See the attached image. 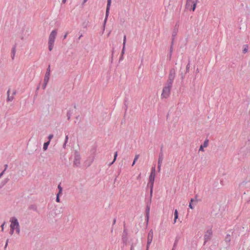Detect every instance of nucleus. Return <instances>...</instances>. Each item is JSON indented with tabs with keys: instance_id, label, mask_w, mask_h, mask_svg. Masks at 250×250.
Listing matches in <instances>:
<instances>
[{
	"instance_id": "obj_1",
	"label": "nucleus",
	"mask_w": 250,
	"mask_h": 250,
	"mask_svg": "<svg viewBox=\"0 0 250 250\" xmlns=\"http://www.w3.org/2000/svg\"><path fill=\"white\" fill-rule=\"evenodd\" d=\"M64 164L66 166H69L73 163V166L74 167H80L82 162L81 157H68V161L66 158L64 159Z\"/></svg>"
},
{
	"instance_id": "obj_2",
	"label": "nucleus",
	"mask_w": 250,
	"mask_h": 250,
	"mask_svg": "<svg viewBox=\"0 0 250 250\" xmlns=\"http://www.w3.org/2000/svg\"><path fill=\"white\" fill-rule=\"evenodd\" d=\"M57 34V32L56 30H54L52 31L51 32L49 39H48V49L49 51H52L53 46H54V43L55 42V40Z\"/></svg>"
},
{
	"instance_id": "obj_3",
	"label": "nucleus",
	"mask_w": 250,
	"mask_h": 250,
	"mask_svg": "<svg viewBox=\"0 0 250 250\" xmlns=\"http://www.w3.org/2000/svg\"><path fill=\"white\" fill-rule=\"evenodd\" d=\"M155 165L153 167H152L151 169L150 174L149 177V182L148 183V186L150 187V194H151L152 193V189L153 187V184L155 179Z\"/></svg>"
},
{
	"instance_id": "obj_4",
	"label": "nucleus",
	"mask_w": 250,
	"mask_h": 250,
	"mask_svg": "<svg viewBox=\"0 0 250 250\" xmlns=\"http://www.w3.org/2000/svg\"><path fill=\"white\" fill-rule=\"evenodd\" d=\"M10 226L13 228V229L16 230V233L20 234V227L18 219L15 217H12L10 218Z\"/></svg>"
},
{
	"instance_id": "obj_5",
	"label": "nucleus",
	"mask_w": 250,
	"mask_h": 250,
	"mask_svg": "<svg viewBox=\"0 0 250 250\" xmlns=\"http://www.w3.org/2000/svg\"><path fill=\"white\" fill-rule=\"evenodd\" d=\"M171 89V85H168L164 87L162 93L161 94V98L162 99H167V98L170 94Z\"/></svg>"
},
{
	"instance_id": "obj_6",
	"label": "nucleus",
	"mask_w": 250,
	"mask_h": 250,
	"mask_svg": "<svg viewBox=\"0 0 250 250\" xmlns=\"http://www.w3.org/2000/svg\"><path fill=\"white\" fill-rule=\"evenodd\" d=\"M212 236V231L211 229H208L206 232L204 236V245H205L206 243L210 240Z\"/></svg>"
},
{
	"instance_id": "obj_7",
	"label": "nucleus",
	"mask_w": 250,
	"mask_h": 250,
	"mask_svg": "<svg viewBox=\"0 0 250 250\" xmlns=\"http://www.w3.org/2000/svg\"><path fill=\"white\" fill-rule=\"evenodd\" d=\"M127 235H128L127 230L125 227V224L124 223V231H123V233L122 239V242H123V244H125V245H126L127 243V241H128Z\"/></svg>"
},
{
	"instance_id": "obj_8",
	"label": "nucleus",
	"mask_w": 250,
	"mask_h": 250,
	"mask_svg": "<svg viewBox=\"0 0 250 250\" xmlns=\"http://www.w3.org/2000/svg\"><path fill=\"white\" fill-rule=\"evenodd\" d=\"M153 239V231L152 229L150 230L148 236H147V249L149 248L150 244L151 243Z\"/></svg>"
},
{
	"instance_id": "obj_9",
	"label": "nucleus",
	"mask_w": 250,
	"mask_h": 250,
	"mask_svg": "<svg viewBox=\"0 0 250 250\" xmlns=\"http://www.w3.org/2000/svg\"><path fill=\"white\" fill-rule=\"evenodd\" d=\"M50 66H49L48 68H47V70L46 72V74H45V75L44 77V81L45 83L44 88L45 87L47 82H48L49 76H50Z\"/></svg>"
},
{
	"instance_id": "obj_10",
	"label": "nucleus",
	"mask_w": 250,
	"mask_h": 250,
	"mask_svg": "<svg viewBox=\"0 0 250 250\" xmlns=\"http://www.w3.org/2000/svg\"><path fill=\"white\" fill-rule=\"evenodd\" d=\"M111 0H107V7H106V15H105V18L104 19V22H106L107 17L108 16L109 8L111 5Z\"/></svg>"
},
{
	"instance_id": "obj_11",
	"label": "nucleus",
	"mask_w": 250,
	"mask_h": 250,
	"mask_svg": "<svg viewBox=\"0 0 250 250\" xmlns=\"http://www.w3.org/2000/svg\"><path fill=\"white\" fill-rule=\"evenodd\" d=\"M86 158H87V157H86ZM83 166L87 167L91 165V164L93 161V160L91 159H87L86 160H83Z\"/></svg>"
},
{
	"instance_id": "obj_12",
	"label": "nucleus",
	"mask_w": 250,
	"mask_h": 250,
	"mask_svg": "<svg viewBox=\"0 0 250 250\" xmlns=\"http://www.w3.org/2000/svg\"><path fill=\"white\" fill-rule=\"evenodd\" d=\"M175 71L174 69L171 70L169 74L168 78L171 81H173L174 79Z\"/></svg>"
},
{
	"instance_id": "obj_13",
	"label": "nucleus",
	"mask_w": 250,
	"mask_h": 250,
	"mask_svg": "<svg viewBox=\"0 0 250 250\" xmlns=\"http://www.w3.org/2000/svg\"><path fill=\"white\" fill-rule=\"evenodd\" d=\"M149 211H150V205L147 204L146 207V215L147 221H148V219H149Z\"/></svg>"
},
{
	"instance_id": "obj_14",
	"label": "nucleus",
	"mask_w": 250,
	"mask_h": 250,
	"mask_svg": "<svg viewBox=\"0 0 250 250\" xmlns=\"http://www.w3.org/2000/svg\"><path fill=\"white\" fill-rule=\"evenodd\" d=\"M9 92H10V90H9L7 91V95H7V101L8 102H11V101H12L14 99V95H15V94H16V91H14L13 92V96H10L9 95Z\"/></svg>"
},
{
	"instance_id": "obj_15",
	"label": "nucleus",
	"mask_w": 250,
	"mask_h": 250,
	"mask_svg": "<svg viewBox=\"0 0 250 250\" xmlns=\"http://www.w3.org/2000/svg\"><path fill=\"white\" fill-rule=\"evenodd\" d=\"M179 237H176V238H175L174 243L172 250H175L176 249L178 241H179Z\"/></svg>"
},
{
	"instance_id": "obj_16",
	"label": "nucleus",
	"mask_w": 250,
	"mask_h": 250,
	"mask_svg": "<svg viewBox=\"0 0 250 250\" xmlns=\"http://www.w3.org/2000/svg\"><path fill=\"white\" fill-rule=\"evenodd\" d=\"M174 223H175L176 222L177 219L178 218V211L177 209H175L174 210Z\"/></svg>"
},
{
	"instance_id": "obj_17",
	"label": "nucleus",
	"mask_w": 250,
	"mask_h": 250,
	"mask_svg": "<svg viewBox=\"0 0 250 250\" xmlns=\"http://www.w3.org/2000/svg\"><path fill=\"white\" fill-rule=\"evenodd\" d=\"M28 208L30 210H33L34 211H37V206L35 205H31Z\"/></svg>"
},
{
	"instance_id": "obj_18",
	"label": "nucleus",
	"mask_w": 250,
	"mask_h": 250,
	"mask_svg": "<svg viewBox=\"0 0 250 250\" xmlns=\"http://www.w3.org/2000/svg\"><path fill=\"white\" fill-rule=\"evenodd\" d=\"M58 188L59 189V191H58V193L59 194H62V188L61 186V183H60L59 184V185L58 186Z\"/></svg>"
},
{
	"instance_id": "obj_19",
	"label": "nucleus",
	"mask_w": 250,
	"mask_h": 250,
	"mask_svg": "<svg viewBox=\"0 0 250 250\" xmlns=\"http://www.w3.org/2000/svg\"><path fill=\"white\" fill-rule=\"evenodd\" d=\"M225 240L226 242H229L231 241L230 235L227 234L225 237Z\"/></svg>"
},
{
	"instance_id": "obj_20",
	"label": "nucleus",
	"mask_w": 250,
	"mask_h": 250,
	"mask_svg": "<svg viewBox=\"0 0 250 250\" xmlns=\"http://www.w3.org/2000/svg\"><path fill=\"white\" fill-rule=\"evenodd\" d=\"M208 140H206L203 144L202 145L204 147H207L208 146Z\"/></svg>"
},
{
	"instance_id": "obj_21",
	"label": "nucleus",
	"mask_w": 250,
	"mask_h": 250,
	"mask_svg": "<svg viewBox=\"0 0 250 250\" xmlns=\"http://www.w3.org/2000/svg\"><path fill=\"white\" fill-rule=\"evenodd\" d=\"M49 143H50V142H49V141H48L47 142H46V143H45L43 144V149H44V150H46V149H47V147H48V145H49Z\"/></svg>"
},
{
	"instance_id": "obj_22",
	"label": "nucleus",
	"mask_w": 250,
	"mask_h": 250,
	"mask_svg": "<svg viewBox=\"0 0 250 250\" xmlns=\"http://www.w3.org/2000/svg\"><path fill=\"white\" fill-rule=\"evenodd\" d=\"M248 46L247 45H245L244 46V49L243 50V52L244 53H246L248 52Z\"/></svg>"
},
{
	"instance_id": "obj_23",
	"label": "nucleus",
	"mask_w": 250,
	"mask_h": 250,
	"mask_svg": "<svg viewBox=\"0 0 250 250\" xmlns=\"http://www.w3.org/2000/svg\"><path fill=\"white\" fill-rule=\"evenodd\" d=\"M163 160V157H159L158 161V165H161Z\"/></svg>"
},
{
	"instance_id": "obj_24",
	"label": "nucleus",
	"mask_w": 250,
	"mask_h": 250,
	"mask_svg": "<svg viewBox=\"0 0 250 250\" xmlns=\"http://www.w3.org/2000/svg\"><path fill=\"white\" fill-rule=\"evenodd\" d=\"M62 194H59L58 193L57 194L56 199V201L57 202H58V203L60 202V196Z\"/></svg>"
},
{
	"instance_id": "obj_25",
	"label": "nucleus",
	"mask_w": 250,
	"mask_h": 250,
	"mask_svg": "<svg viewBox=\"0 0 250 250\" xmlns=\"http://www.w3.org/2000/svg\"><path fill=\"white\" fill-rule=\"evenodd\" d=\"M14 230L13 229V228H12L11 226H10V231H9V233L11 235H13V233H14Z\"/></svg>"
},
{
	"instance_id": "obj_26",
	"label": "nucleus",
	"mask_w": 250,
	"mask_h": 250,
	"mask_svg": "<svg viewBox=\"0 0 250 250\" xmlns=\"http://www.w3.org/2000/svg\"><path fill=\"white\" fill-rule=\"evenodd\" d=\"M116 159H117V157H114L113 160L111 163H109L108 164V166L109 167L111 166L115 162V161H116Z\"/></svg>"
},
{
	"instance_id": "obj_27",
	"label": "nucleus",
	"mask_w": 250,
	"mask_h": 250,
	"mask_svg": "<svg viewBox=\"0 0 250 250\" xmlns=\"http://www.w3.org/2000/svg\"><path fill=\"white\" fill-rule=\"evenodd\" d=\"M126 42V36H124V41H123V45L125 47Z\"/></svg>"
},
{
	"instance_id": "obj_28",
	"label": "nucleus",
	"mask_w": 250,
	"mask_h": 250,
	"mask_svg": "<svg viewBox=\"0 0 250 250\" xmlns=\"http://www.w3.org/2000/svg\"><path fill=\"white\" fill-rule=\"evenodd\" d=\"M138 158L139 157H135V158L134 159V161L133 162L132 165V166L134 165V164H135L136 162L138 160Z\"/></svg>"
},
{
	"instance_id": "obj_29",
	"label": "nucleus",
	"mask_w": 250,
	"mask_h": 250,
	"mask_svg": "<svg viewBox=\"0 0 250 250\" xmlns=\"http://www.w3.org/2000/svg\"><path fill=\"white\" fill-rule=\"evenodd\" d=\"M196 3H193V7H192V10L193 11H194L196 8Z\"/></svg>"
},
{
	"instance_id": "obj_30",
	"label": "nucleus",
	"mask_w": 250,
	"mask_h": 250,
	"mask_svg": "<svg viewBox=\"0 0 250 250\" xmlns=\"http://www.w3.org/2000/svg\"><path fill=\"white\" fill-rule=\"evenodd\" d=\"M53 137V134H50L48 136V139H49V141H50Z\"/></svg>"
},
{
	"instance_id": "obj_31",
	"label": "nucleus",
	"mask_w": 250,
	"mask_h": 250,
	"mask_svg": "<svg viewBox=\"0 0 250 250\" xmlns=\"http://www.w3.org/2000/svg\"><path fill=\"white\" fill-rule=\"evenodd\" d=\"M68 135H66L65 136V143H64V145H65L66 144V143L68 141Z\"/></svg>"
},
{
	"instance_id": "obj_32",
	"label": "nucleus",
	"mask_w": 250,
	"mask_h": 250,
	"mask_svg": "<svg viewBox=\"0 0 250 250\" xmlns=\"http://www.w3.org/2000/svg\"><path fill=\"white\" fill-rule=\"evenodd\" d=\"M189 208H190L191 209H193V207L192 206V204L191 203H189Z\"/></svg>"
},
{
	"instance_id": "obj_33",
	"label": "nucleus",
	"mask_w": 250,
	"mask_h": 250,
	"mask_svg": "<svg viewBox=\"0 0 250 250\" xmlns=\"http://www.w3.org/2000/svg\"><path fill=\"white\" fill-rule=\"evenodd\" d=\"M5 224V223H3L1 225V231H3V229H4V225Z\"/></svg>"
},
{
	"instance_id": "obj_34",
	"label": "nucleus",
	"mask_w": 250,
	"mask_h": 250,
	"mask_svg": "<svg viewBox=\"0 0 250 250\" xmlns=\"http://www.w3.org/2000/svg\"><path fill=\"white\" fill-rule=\"evenodd\" d=\"M204 148V147L201 145V146H200V147L199 150H200V151H203V150H203V148Z\"/></svg>"
},
{
	"instance_id": "obj_35",
	"label": "nucleus",
	"mask_w": 250,
	"mask_h": 250,
	"mask_svg": "<svg viewBox=\"0 0 250 250\" xmlns=\"http://www.w3.org/2000/svg\"><path fill=\"white\" fill-rule=\"evenodd\" d=\"M125 47H124V46L123 45V49H122V54H124V53H125Z\"/></svg>"
},
{
	"instance_id": "obj_36",
	"label": "nucleus",
	"mask_w": 250,
	"mask_h": 250,
	"mask_svg": "<svg viewBox=\"0 0 250 250\" xmlns=\"http://www.w3.org/2000/svg\"><path fill=\"white\" fill-rule=\"evenodd\" d=\"M161 165H158V171H159L161 169Z\"/></svg>"
},
{
	"instance_id": "obj_37",
	"label": "nucleus",
	"mask_w": 250,
	"mask_h": 250,
	"mask_svg": "<svg viewBox=\"0 0 250 250\" xmlns=\"http://www.w3.org/2000/svg\"><path fill=\"white\" fill-rule=\"evenodd\" d=\"M4 172V170L2 171L0 174V178L3 175V173Z\"/></svg>"
},
{
	"instance_id": "obj_38",
	"label": "nucleus",
	"mask_w": 250,
	"mask_h": 250,
	"mask_svg": "<svg viewBox=\"0 0 250 250\" xmlns=\"http://www.w3.org/2000/svg\"><path fill=\"white\" fill-rule=\"evenodd\" d=\"M8 165L7 164L4 165L5 168L4 169V171L6 170V168H7Z\"/></svg>"
},
{
	"instance_id": "obj_39",
	"label": "nucleus",
	"mask_w": 250,
	"mask_h": 250,
	"mask_svg": "<svg viewBox=\"0 0 250 250\" xmlns=\"http://www.w3.org/2000/svg\"><path fill=\"white\" fill-rule=\"evenodd\" d=\"M7 245H8V244H5V246H4V250H6V248H7Z\"/></svg>"
},
{
	"instance_id": "obj_40",
	"label": "nucleus",
	"mask_w": 250,
	"mask_h": 250,
	"mask_svg": "<svg viewBox=\"0 0 250 250\" xmlns=\"http://www.w3.org/2000/svg\"><path fill=\"white\" fill-rule=\"evenodd\" d=\"M12 52L13 53V56H14L15 53V49L14 48L12 50Z\"/></svg>"
},
{
	"instance_id": "obj_41",
	"label": "nucleus",
	"mask_w": 250,
	"mask_h": 250,
	"mask_svg": "<svg viewBox=\"0 0 250 250\" xmlns=\"http://www.w3.org/2000/svg\"><path fill=\"white\" fill-rule=\"evenodd\" d=\"M116 223V219H114L113 221V225H114Z\"/></svg>"
},
{
	"instance_id": "obj_42",
	"label": "nucleus",
	"mask_w": 250,
	"mask_h": 250,
	"mask_svg": "<svg viewBox=\"0 0 250 250\" xmlns=\"http://www.w3.org/2000/svg\"><path fill=\"white\" fill-rule=\"evenodd\" d=\"M133 249H134L133 246L132 245L131 246L130 250H133Z\"/></svg>"
},
{
	"instance_id": "obj_43",
	"label": "nucleus",
	"mask_w": 250,
	"mask_h": 250,
	"mask_svg": "<svg viewBox=\"0 0 250 250\" xmlns=\"http://www.w3.org/2000/svg\"><path fill=\"white\" fill-rule=\"evenodd\" d=\"M193 201H194V199H193V198H191V199H190V203H192L193 202Z\"/></svg>"
},
{
	"instance_id": "obj_44",
	"label": "nucleus",
	"mask_w": 250,
	"mask_h": 250,
	"mask_svg": "<svg viewBox=\"0 0 250 250\" xmlns=\"http://www.w3.org/2000/svg\"><path fill=\"white\" fill-rule=\"evenodd\" d=\"M8 242H9V239H7L6 240V244H8Z\"/></svg>"
},
{
	"instance_id": "obj_45",
	"label": "nucleus",
	"mask_w": 250,
	"mask_h": 250,
	"mask_svg": "<svg viewBox=\"0 0 250 250\" xmlns=\"http://www.w3.org/2000/svg\"><path fill=\"white\" fill-rule=\"evenodd\" d=\"M67 34L66 33V34H65V35L64 36V39H65V38H66V37H67Z\"/></svg>"
},
{
	"instance_id": "obj_46",
	"label": "nucleus",
	"mask_w": 250,
	"mask_h": 250,
	"mask_svg": "<svg viewBox=\"0 0 250 250\" xmlns=\"http://www.w3.org/2000/svg\"><path fill=\"white\" fill-rule=\"evenodd\" d=\"M141 177V173L139 175V176L137 177V179H139Z\"/></svg>"
},
{
	"instance_id": "obj_47",
	"label": "nucleus",
	"mask_w": 250,
	"mask_h": 250,
	"mask_svg": "<svg viewBox=\"0 0 250 250\" xmlns=\"http://www.w3.org/2000/svg\"><path fill=\"white\" fill-rule=\"evenodd\" d=\"M66 0H62V2L63 3H65V2H66Z\"/></svg>"
},
{
	"instance_id": "obj_48",
	"label": "nucleus",
	"mask_w": 250,
	"mask_h": 250,
	"mask_svg": "<svg viewBox=\"0 0 250 250\" xmlns=\"http://www.w3.org/2000/svg\"><path fill=\"white\" fill-rule=\"evenodd\" d=\"M7 180H6L4 181V182L3 185H4L7 182Z\"/></svg>"
},
{
	"instance_id": "obj_49",
	"label": "nucleus",
	"mask_w": 250,
	"mask_h": 250,
	"mask_svg": "<svg viewBox=\"0 0 250 250\" xmlns=\"http://www.w3.org/2000/svg\"><path fill=\"white\" fill-rule=\"evenodd\" d=\"M88 0H83V3H85Z\"/></svg>"
},
{
	"instance_id": "obj_50",
	"label": "nucleus",
	"mask_w": 250,
	"mask_h": 250,
	"mask_svg": "<svg viewBox=\"0 0 250 250\" xmlns=\"http://www.w3.org/2000/svg\"><path fill=\"white\" fill-rule=\"evenodd\" d=\"M117 152H116V153H115V154L114 156H117Z\"/></svg>"
},
{
	"instance_id": "obj_51",
	"label": "nucleus",
	"mask_w": 250,
	"mask_h": 250,
	"mask_svg": "<svg viewBox=\"0 0 250 250\" xmlns=\"http://www.w3.org/2000/svg\"><path fill=\"white\" fill-rule=\"evenodd\" d=\"M146 250H148V249H147V248H146Z\"/></svg>"
}]
</instances>
